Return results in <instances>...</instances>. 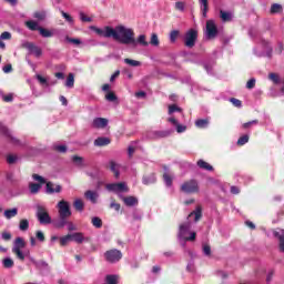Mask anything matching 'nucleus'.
<instances>
[{"label":"nucleus","mask_w":284,"mask_h":284,"mask_svg":"<svg viewBox=\"0 0 284 284\" xmlns=\"http://www.w3.org/2000/svg\"><path fill=\"white\" fill-rule=\"evenodd\" d=\"M90 30H93V32L98 33L99 37L113 39L118 43H136L134 41V30L126 28L125 26H116L115 28L106 26L104 27V30L99 27L91 26Z\"/></svg>","instance_id":"obj_1"},{"label":"nucleus","mask_w":284,"mask_h":284,"mask_svg":"<svg viewBox=\"0 0 284 284\" xmlns=\"http://www.w3.org/2000/svg\"><path fill=\"white\" fill-rule=\"evenodd\" d=\"M24 26L28 28V30H31V32H40L41 37L44 39H50V37H54V33L43 27H39V22L34 20H28L24 22Z\"/></svg>","instance_id":"obj_2"},{"label":"nucleus","mask_w":284,"mask_h":284,"mask_svg":"<svg viewBox=\"0 0 284 284\" xmlns=\"http://www.w3.org/2000/svg\"><path fill=\"white\" fill-rule=\"evenodd\" d=\"M181 192H184V194H199L201 192V186L199 185V180L191 179L189 181H185L181 185Z\"/></svg>","instance_id":"obj_3"},{"label":"nucleus","mask_w":284,"mask_h":284,"mask_svg":"<svg viewBox=\"0 0 284 284\" xmlns=\"http://www.w3.org/2000/svg\"><path fill=\"white\" fill-rule=\"evenodd\" d=\"M121 258H123V253L116 248H111L104 252V261H106V263H119Z\"/></svg>","instance_id":"obj_4"},{"label":"nucleus","mask_w":284,"mask_h":284,"mask_svg":"<svg viewBox=\"0 0 284 284\" xmlns=\"http://www.w3.org/2000/svg\"><path fill=\"white\" fill-rule=\"evenodd\" d=\"M196 39H199V31L190 29L184 34V45L190 49L194 48L196 45Z\"/></svg>","instance_id":"obj_5"},{"label":"nucleus","mask_w":284,"mask_h":284,"mask_svg":"<svg viewBox=\"0 0 284 284\" xmlns=\"http://www.w3.org/2000/svg\"><path fill=\"white\" fill-rule=\"evenodd\" d=\"M219 37V27L214 20L206 21V39H216Z\"/></svg>","instance_id":"obj_6"},{"label":"nucleus","mask_w":284,"mask_h":284,"mask_svg":"<svg viewBox=\"0 0 284 284\" xmlns=\"http://www.w3.org/2000/svg\"><path fill=\"white\" fill-rule=\"evenodd\" d=\"M57 207H58L59 216H65L67 219H69V216H72V211L70 210V202L65 200H61L58 203Z\"/></svg>","instance_id":"obj_7"},{"label":"nucleus","mask_w":284,"mask_h":284,"mask_svg":"<svg viewBox=\"0 0 284 284\" xmlns=\"http://www.w3.org/2000/svg\"><path fill=\"white\" fill-rule=\"evenodd\" d=\"M105 187L109 192H114L115 194H119L120 192H130V189L125 182L109 183Z\"/></svg>","instance_id":"obj_8"},{"label":"nucleus","mask_w":284,"mask_h":284,"mask_svg":"<svg viewBox=\"0 0 284 284\" xmlns=\"http://www.w3.org/2000/svg\"><path fill=\"white\" fill-rule=\"evenodd\" d=\"M37 219L41 225H50L52 223V217L45 212L44 207H38Z\"/></svg>","instance_id":"obj_9"},{"label":"nucleus","mask_w":284,"mask_h":284,"mask_svg":"<svg viewBox=\"0 0 284 284\" xmlns=\"http://www.w3.org/2000/svg\"><path fill=\"white\" fill-rule=\"evenodd\" d=\"M191 227H192V222L190 221L180 225L178 239L182 241V243H184L185 239H187L185 235L187 234V232H190Z\"/></svg>","instance_id":"obj_10"},{"label":"nucleus","mask_w":284,"mask_h":284,"mask_svg":"<svg viewBox=\"0 0 284 284\" xmlns=\"http://www.w3.org/2000/svg\"><path fill=\"white\" fill-rule=\"evenodd\" d=\"M248 37H251L253 39V41H258L261 43V45H263V41H265L261 31L254 27L248 29Z\"/></svg>","instance_id":"obj_11"},{"label":"nucleus","mask_w":284,"mask_h":284,"mask_svg":"<svg viewBox=\"0 0 284 284\" xmlns=\"http://www.w3.org/2000/svg\"><path fill=\"white\" fill-rule=\"evenodd\" d=\"M24 48H27V50H29V52L31 54H34V57H37V59H39V57H41V54H43V50H41L40 47L36 45L32 42L24 43Z\"/></svg>","instance_id":"obj_12"},{"label":"nucleus","mask_w":284,"mask_h":284,"mask_svg":"<svg viewBox=\"0 0 284 284\" xmlns=\"http://www.w3.org/2000/svg\"><path fill=\"white\" fill-rule=\"evenodd\" d=\"M0 132L1 134H3V136H7L8 141H10L13 145H21V141L12 136V134L10 133V130L7 126H1Z\"/></svg>","instance_id":"obj_13"},{"label":"nucleus","mask_w":284,"mask_h":284,"mask_svg":"<svg viewBox=\"0 0 284 284\" xmlns=\"http://www.w3.org/2000/svg\"><path fill=\"white\" fill-rule=\"evenodd\" d=\"M69 235L71 237V241H73V243H77L78 245H81V243L83 242L90 243V237H84L83 233L81 232H75Z\"/></svg>","instance_id":"obj_14"},{"label":"nucleus","mask_w":284,"mask_h":284,"mask_svg":"<svg viewBox=\"0 0 284 284\" xmlns=\"http://www.w3.org/2000/svg\"><path fill=\"white\" fill-rule=\"evenodd\" d=\"M273 236L280 241L278 247L280 252L284 253V229H278L273 231Z\"/></svg>","instance_id":"obj_15"},{"label":"nucleus","mask_w":284,"mask_h":284,"mask_svg":"<svg viewBox=\"0 0 284 284\" xmlns=\"http://www.w3.org/2000/svg\"><path fill=\"white\" fill-rule=\"evenodd\" d=\"M135 43H128L126 45H132L133 48H136V45H142L143 48H148L150 43L145 41V34H140L138 39L134 38ZM122 45H125V43H121Z\"/></svg>","instance_id":"obj_16"},{"label":"nucleus","mask_w":284,"mask_h":284,"mask_svg":"<svg viewBox=\"0 0 284 284\" xmlns=\"http://www.w3.org/2000/svg\"><path fill=\"white\" fill-rule=\"evenodd\" d=\"M192 216H194V223H199V221L203 219V207L197 205L195 210L189 214L187 219H192Z\"/></svg>","instance_id":"obj_17"},{"label":"nucleus","mask_w":284,"mask_h":284,"mask_svg":"<svg viewBox=\"0 0 284 284\" xmlns=\"http://www.w3.org/2000/svg\"><path fill=\"white\" fill-rule=\"evenodd\" d=\"M61 190H63V187L61 185L58 184L54 187V183L47 182V186H45L47 194H59V193H61Z\"/></svg>","instance_id":"obj_18"},{"label":"nucleus","mask_w":284,"mask_h":284,"mask_svg":"<svg viewBox=\"0 0 284 284\" xmlns=\"http://www.w3.org/2000/svg\"><path fill=\"white\" fill-rule=\"evenodd\" d=\"M92 128H95L97 130L108 128V119H105V118H95L92 122Z\"/></svg>","instance_id":"obj_19"},{"label":"nucleus","mask_w":284,"mask_h":284,"mask_svg":"<svg viewBox=\"0 0 284 284\" xmlns=\"http://www.w3.org/2000/svg\"><path fill=\"white\" fill-rule=\"evenodd\" d=\"M52 225L57 227V230H63L68 225V217L59 216L57 220H52Z\"/></svg>","instance_id":"obj_20"},{"label":"nucleus","mask_w":284,"mask_h":284,"mask_svg":"<svg viewBox=\"0 0 284 284\" xmlns=\"http://www.w3.org/2000/svg\"><path fill=\"white\" fill-rule=\"evenodd\" d=\"M169 123H172V125L176 128L178 134H182V132H185V130H187V126L180 124L176 118H169Z\"/></svg>","instance_id":"obj_21"},{"label":"nucleus","mask_w":284,"mask_h":284,"mask_svg":"<svg viewBox=\"0 0 284 284\" xmlns=\"http://www.w3.org/2000/svg\"><path fill=\"white\" fill-rule=\"evenodd\" d=\"M173 132L174 130L172 129L164 130V131H154L153 136L154 139H168V136H172Z\"/></svg>","instance_id":"obj_22"},{"label":"nucleus","mask_w":284,"mask_h":284,"mask_svg":"<svg viewBox=\"0 0 284 284\" xmlns=\"http://www.w3.org/2000/svg\"><path fill=\"white\" fill-rule=\"evenodd\" d=\"M110 143H112V140H110V138L100 136L94 140L93 145H95L97 148H103L105 145H110Z\"/></svg>","instance_id":"obj_23"},{"label":"nucleus","mask_w":284,"mask_h":284,"mask_svg":"<svg viewBox=\"0 0 284 284\" xmlns=\"http://www.w3.org/2000/svg\"><path fill=\"white\" fill-rule=\"evenodd\" d=\"M142 183L143 185H153V183H156V174L151 173L149 175H143Z\"/></svg>","instance_id":"obj_24"},{"label":"nucleus","mask_w":284,"mask_h":284,"mask_svg":"<svg viewBox=\"0 0 284 284\" xmlns=\"http://www.w3.org/2000/svg\"><path fill=\"white\" fill-rule=\"evenodd\" d=\"M196 165L197 168H200V170H206V172H214V166L205 162V160H199Z\"/></svg>","instance_id":"obj_25"},{"label":"nucleus","mask_w":284,"mask_h":284,"mask_svg":"<svg viewBox=\"0 0 284 284\" xmlns=\"http://www.w3.org/2000/svg\"><path fill=\"white\" fill-rule=\"evenodd\" d=\"M84 196L88 201H91V203L94 204L97 203V199H99V193H97V191L88 190L85 191Z\"/></svg>","instance_id":"obj_26"},{"label":"nucleus","mask_w":284,"mask_h":284,"mask_svg":"<svg viewBox=\"0 0 284 284\" xmlns=\"http://www.w3.org/2000/svg\"><path fill=\"white\" fill-rule=\"evenodd\" d=\"M210 125V119H197L195 121V126L199 128L200 130H205Z\"/></svg>","instance_id":"obj_27"},{"label":"nucleus","mask_w":284,"mask_h":284,"mask_svg":"<svg viewBox=\"0 0 284 284\" xmlns=\"http://www.w3.org/2000/svg\"><path fill=\"white\" fill-rule=\"evenodd\" d=\"M124 204L126 207H134V205H139V199L135 196H126V199H124Z\"/></svg>","instance_id":"obj_28"},{"label":"nucleus","mask_w":284,"mask_h":284,"mask_svg":"<svg viewBox=\"0 0 284 284\" xmlns=\"http://www.w3.org/2000/svg\"><path fill=\"white\" fill-rule=\"evenodd\" d=\"M23 247H26V240L17 237L13 242V250H23Z\"/></svg>","instance_id":"obj_29"},{"label":"nucleus","mask_w":284,"mask_h":284,"mask_svg":"<svg viewBox=\"0 0 284 284\" xmlns=\"http://www.w3.org/2000/svg\"><path fill=\"white\" fill-rule=\"evenodd\" d=\"M262 45H263V48H265V50H266V57H267L268 59H272L273 48H272V44L270 43V41H267V40H262Z\"/></svg>","instance_id":"obj_30"},{"label":"nucleus","mask_w":284,"mask_h":284,"mask_svg":"<svg viewBox=\"0 0 284 284\" xmlns=\"http://www.w3.org/2000/svg\"><path fill=\"white\" fill-rule=\"evenodd\" d=\"M109 165H110V170H111V172H113L115 179H119V176H121V172L118 169L119 164H116V162H114V161H110Z\"/></svg>","instance_id":"obj_31"},{"label":"nucleus","mask_w":284,"mask_h":284,"mask_svg":"<svg viewBox=\"0 0 284 284\" xmlns=\"http://www.w3.org/2000/svg\"><path fill=\"white\" fill-rule=\"evenodd\" d=\"M33 265L38 268V270H50V265L48 264V262L40 260V261H34Z\"/></svg>","instance_id":"obj_32"},{"label":"nucleus","mask_w":284,"mask_h":284,"mask_svg":"<svg viewBox=\"0 0 284 284\" xmlns=\"http://www.w3.org/2000/svg\"><path fill=\"white\" fill-rule=\"evenodd\" d=\"M283 12V6L280 3H273L270 9L271 14H281Z\"/></svg>","instance_id":"obj_33"},{"label":"nucleus","mask_w":284,"mask_h":284,"mask_svg":"<svg viewBox=\"0 0 284 284\" xmlns=\"http://www.w3.org/2000/svg\"><path fill=\"white\" fill-rule=\"evenodd\" d=\"M220 19L225 23L232 21V12L220 10Z\"/></svg>","instance_id":"obj_34"},{"label":"nucleus","mask_w":284,"mask_h":284,"mask_svg":"<svg viewBox=\"0 0 284 284\" xmlns=\"http://www.w3.org/2000/svg\"><path fill=\"white\" fill-rule=\"evenodd\" d=\"M52 150L59 152L60 154H65L68 152V146L65 144H53Z\"/></svg>","instance_id":"obj_35"},{"label":"nucleus","mask_w":284,"mask_h":284,"mask_svg":"<svg viewBox=\"0 0 284 284\" xmlns=\"http://www.w3.org/2000/svg\"><path fill=\"white\" fill-rule=\"evenodd\" d=\"M17 214H19L18 207H13V209L4 211V216H6V219H9V220L13 219V216H17Z\"/></svg>","instance_id":"obj_36"},{"label":"nucleus","mask_w":284,"mask_h":284,"mask_svg":"<svg viewBox=\"0 0 284 284\" xmlns=\"http://www.w3.org/2000/svg\"><path fill=\"white\" fill-rule=\"evenodd\" d=\"M200 6H201L202 16L205 19L207 17V10H209L207 0H200Z\"/></svg>","instance_id":"obj_37"},{"label":"nucleus","mask_w":284,"mask_h":284,"mask_svg":"<svg viewBox=\"0 0 284 284\" xmlns=\"http://www.w3.org/2000/svg\"><path fill=\"white\" fill-rule=\"evenodd\" d=\"M181 36V31L172 30L169 34L170 43H176V39Z\"/></svg>","instance_id":"obj_38"},{"label":"nucleus","mask_w":284,"mask_h":284,"mask_svg":"<svg viewBox=\"0 0 284 284\" xmlns=\"http://www.w3.org/2000/svg\"><path fill=\"white\" fill-rule=\"evenodd\" d=\"M2 265L6 267V270H12V267H14V261L10 257H6L2 261Z\"/></svg>","instance_id":"obj_39"},{"label":"nucleus","mask_w":284,"mask_h":284,"mask_svg":"<svg viewBox=\"0 0 284 284\" xmlns=\"http://www.w3.org/2000/svg\"><path fill=\"white\" fill-rule=\"evenodd\" d=\"M29 227H30V222L28 220L23 219L20 221L19 230L21 232H28Z\"/></svg>","instance_id":"obj_40"},{"label":"nucleus","mask_w":284,"mask_h":284,"mask_svg":"<svg viewBox=\"0 0 284 284\" xmlns=\"http://www.w3.org/2000/svg\"><path fill=\"white\" fill-rule=\"evenodd\" d=\"M91 223H92V225H93L94 227H97L98 230H101V227H103V220H101V219L98 217V216L92 217Z\"/></svg>","instance_id":"obj_41"},{"label":"nucleus","mask_w":284,"mask_h":284,"mask_svg":"<svg viewBox=\"0 0 284 284\" xmlns=\"http://www.w3.org/2000/svg\"><path fill=\"white\" fill-rule=\"evenodd\" d=\"M105 284H119V276L116 275H106Z\"/></svg>","instance_id":"obj_42"},{"label":"nucleus","mask_w":284,"mask_h":284,"mask_svg":"<svg viewBox=\"0 0 284 284\" xmlns=\"http://www.w3.org/2000/svg\"><path fill=\"white\" fill-rule=\"evenodd\" d=\"M73 206L78 212H83L85 204L81 200L78 199L74 201Z\"/></svg>","instance_id":"obj_43"},{"label":"nucleus","mask_w":284,"mask_h":284,"mask_svg":"<svg viewBox=\"0 0 284 284\" xmlns=\"http://www.w3.org/2000/svg\"><path fill=\"white\" fill-rule=\"evenodd\" d=\"M65 88H74V73H69L65 81Z\"/></svg>","instance_id":"obj_44"},{"label":"nucleus","mask_w":284,"mask_h":284,"mask_svg":"<svg viewBox=\"0 0 284 284\" xmlns=\"http://www.w3.org/2000/svg\"><path fill=\"white\" fill-rule=\"evenodd\" d=\"M29 190H30L31 194H37L41 190V184L30 183L29 184Z\"/></svg>","instance_id":"obj_45"},{"label":"nucleus","mask_w":284,"mask_h":284,"mask_svg":"<svg viewBox=\"0 0 284 284\" xmlns=\"http://www.w3.org/2000/svg\"><path fill=\"white\" fill-rule=\"evenodd\" d=\"M124 63H126V65H131L132 68H139V65H141L140 61L132 60L130 58H125Z\"/></svg>","instance_id":"obj_46"},{"label":"nucleus","mask_w":284,"mask_h":284,"mask_svg":"<svg viewBox=\"0 0 284 284\" xmlns=\"http://www.w3.org/2000/svg\"><path fill=\"white\" fill-rule=\"evenodd\" d=\"M150 44L153 45L154 48H159L160 41H159V36L156 33L151 34Z\"/></svg>","instance_id":"obj_47"},{"label":"nucleus","mask_w":284,"mask_h":284,"mask_svg":"<svg viewBox=\"0 0 284 284\" xmlns=\"http://www.w3.org/2000/svg\"><path fill=\"white\" fill-rule=\"evenodd\" d=\"M163 181H164L166 187H172L173 179L171 178L170 174L164 173L163 174Z\"/></svg>","instance_id":"obj_48"},{"label":"nucleus","mask_w":284,"mask_h":284,"mask_svg":"<svg viewBox=\"0 0 284 284\" xmlns=\"http://www.w3.org/2000/svg\"><path fill=\"white\" fill-rule=\"evenodd\" d=\"M17 161H19V156H17L14 154L7 155V163H9V165H14V163H17Z\"/></svg>","instance_id":"obj_49"},{"label":"nucleus","mask_w":284,"mask_h":284,"mask_svg":"<svg viewBox=\"0 0 284 284\" xmlns=\"http://www.w3.org/2000/svg\"><path fill=\"white\" fill-rule=\"evenodd\" d=\"M70 241H72L70 237V234L64 235V236L60 237V245L62 247H65V245H68L70 243Z\"/></svg>","instance_id":"obj_50"},{"label":"nucleus","mask_w":284,"mask_h":284,"mask_svg":"<svg viewBox=\"0 0 284 284\" xmlns=\"http://www.w3.org/2000/svg\"><path fill=\"white\" fill-rule=\"evenodd\" d=\"M34 19H38V21H44L45 20V11H37L33 13Z\"/></svg>","instance_id":"obj_51"},{"label":"nucleus","mask_w":284,"mask_h":284,"mask_svg":"<svg viewBox=\"0 0 284 284\" xmlns=\"http://www.w3.org/2000/svg\"><path fill=\"white\" fill-rule=\"evenodd\" d=\"M32 179H33V181H38L39 185H43V184L47 183V182H45V178H43V176H41V175H39V174H37V173H34V174L32 175Z\"/></svg>","instance_id":"obj_52"},{"label":"nucleus","mask_w":284,"mask_h":284,"mask_svg":"<svg viewBox=\"0 0 284 284\" xmlns=\"http://www.w3.org/2000/svg\"><path fill=\"white\" fill-rule=\"evenodd\" d=\"M250 142V135L244 134L237 140V145H245V143Z\"/></svg>","instance_id":"obj_53"},{"label":"nucleus","mask_w":284,"mask_h":284,"mask_svg":"<svg viewBox=\"0 0 284 284\" xmlns=\"http://www.w3.org/2000/svg\"><path fill=\"white\" fill-rule=\"evenodd\" d=\"M65 41L68 43H73V45H81V39L70 38L69 36H67Z\"/></svg>","instance_id":"obj_54"},{"label":"nucleus","mask_w":284,"mask_h":284,"mask_svg":"<svg viewBox=\"0 0 284 284\" xmlns=\"http://www.w3.org/2000/svg\"><path fill=\"white\" fill-rule=\"evenodd\" d=\"M174 112H183V109L176 104H172L169 106V114H174Z\"/></svg>","instance_id":"obj_55"},{"label":"nucleus","mask_w":284,"mask_h":284,"mask_svg":"<svg viewBox=\"0 0 284 284\" xmlns=\"http://www.w3.org/2000/svg\"><path fill=\"white\" fill-rule=\"evenodd\" d=\"M12 252L13 254H17L20 261H26V255L23 254V251H21V248H12Z\"/></svg>","instance_id":"obj_56"},{"label":"nucleus","mask_w":284,"mask_h":284,"mask_svg":"<svg viewBox=\"0 0 284 284\" xmlns=\"http://www.w3.org/2000/svg\"><path fill=\"white\" fill-rule=\"evenodd\" d=\"M72 161L75 165H78L79 168H81V165H83V158L79 156V155H73L72 156Z\"/></svg>","instance_id":"obj_57"},{"label":"nucleus","mask_w":284,"mask_h":284,"mask_svg":"<svg viewBox=\"0 0 284 284\" xmlns=\"http://www.w3.org/2000/svg\"><path fill=\"white\" fill-rule=\"evenodd\" d=\"M105 99H106V101H110L112 103V102L116 101V99H119V98L116 97V94L114 92L110 91L105 95Z\"/></svg>","instance_id":"obj_58"},{"label":"nucleus","mask_w":284,"mask_h":284,"mask_svg":"<svg viewBox=\"0 0 284 284\" xmlns=\"http://www.w3.org/2000/svg\"><path fill=\"white\" fill-rule=\"evenodd\" d=\"M230 102L235 106V108H243V102L236 98H231Z\"/></svg>","instance_id":"obj_59"},{"label":"nucleus","mask_w":284,"mask_h":284,"mask_svg":"<svg viewBox=\"0 0 284 284\" xmlns=\"http://www.w3.org/2000/svg\"><path fill=\"white\" fill-rule=\"evenodd\" d=\"M36 237L38 239V241L40 243H44L45 242V235L43 234V231H37L36 232Z\"/></svg>","instance_id":"obj_60"},{"label":"nucleus","mask_w":284,"mask_h":284,"mask_svg":"<svg viewBox=\"0 0 284 284\" xmlns=\"http://www.w3.org/2000/svg\"><path fill=\"white\" fill-rule=\"evenodd\" d=\"M36 79L39 81L40 85H48V79L43 78L41 74H37Z\"/></svg>","instance_id":"obj_61"},{"label":"nucleus","mask_w":284,"mask_h":284,"mask_svg":"<svg viewBox=\"0 0 284 284\" xmlns=\"http://www.w3.org/2000/svg\"><path fill=\"white\" fill-rule=\"evenodd\" d=\"M80 20H81L83 23H90V22H92V18L85 16V13H83V12H80Z\"/></svg>","instance_id":"obj_62"},{"label":"nucleus","mask_w":284,"mask_h":284,"mask_svg":"<svg viewBox=\"0 0 284 284\" xmlns=\"http://www.w3.org/2000/svg\"><path fill=\"white\" fill-rule=\"evenodd\" d=\"M255 87H256V79H254V78L250 79L246 83L247 90H253V88H255Z\"/></svg>","instance_id":"obj_63"},{"label":"nucleus","mask_w":284,"mask_h":284,"mask_svg":"<svg viewBox=\"0 0 284 284\" xmlns=\"http://www.w3.org/2000/svg\"><path fill=\"white\" fill-rule=\"evenodd\" d=\"M1 239H2V241H11L12 234L10 232H2Z\"/></svg>","instance_id":"obj_64"}]
</instances>
